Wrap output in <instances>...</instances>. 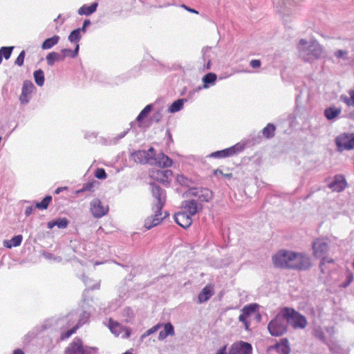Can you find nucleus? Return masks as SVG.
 <instances>
[{
	"instance_id": "obj_1",
	"label": "nucleus",
	"mask_w": 354,
	"mask_h": 354,
	"mask_svg": "<svg viewBox=\"0 0 354 354\" xmlns=\"http://www.w3.org/2000/svg\"><path fill=\"white\" fill-rule=\"evenodd\" d=\"M151 192L153 197L152 209L154 212V215L148 216L145 219L144 225L147 230H149L159 225L162 220L169 215L165 212V215L162 216V209L166 201L165 191L159 186L153 185Z\"/></svg>"
},
{
	"instance_id": "obj_2",
	"label": "nucleus",
	"mask_w": 354,
	"mask_h": 354,
	"mask_svg": "<svg viewBox=\"0 0 354 354\" xmlns=\"http://www.w3.org/2000/svg\"><path fill=\"white\" fill-rule=\"evenodd\" d=\"M287 328L288 307H285L270 322L268 325V329L272 336L279 337L286 333Z\"/></svg>"
},
{
	"instance_id": "obj_3",
	"label": "nucleus",
	"mask_w": 354,
	"mask_h": 354,
	"mask_svg": "<svg viewBox=\"0 0 354 354\" xmlns=\"http://www.w3.org/2000/svg\"><path fill=\"white\" fill-rule=\"evenodd\" d=\"M254 319L258 322L261 321V315L259 313V306L257 304H250L245 306L241 310L239 321L243 324L246 330H250V323Z\"/></svg>"
},
{
	"instance_id": "obj_4",
	"label": "nucleus",
	"mask_w": 354,
	"mask_h": 354,
	"mask_svg": "<svg viewBox=\"0 0 354 354\" xmlns=\"http://www.w3.org/2000/svg\"><path fill=\"white\" fill-rule=\"evenodd\" d=\"M313 255L316 258H322L320 268L323 270V267L326 263H333L332 259H328L325 255L328 251V244L325 239L317 238L312 243Z\"/></svg>"
},
{
	"instance_id": "obj_5",
	"label": "nucleus",
	"mask_w": 354,
	"mask_h": 354,
	"mask_svg": "<svg viewBox=\"0 0 354 354\" xmlns=\"http://www.w3.org/2000/svg\"><path fill=\"white\" fill-rule=\"evenodd\" d=\"M311 267L310 258L306 254L289 252V268L304 270Z\"/></svg>"
},
{
	"instance_id": "obj_6",
	"label": "nucleus",
	"mask_w": 354,
	"mask_h": 354,
	"mask_svg": "<svg viewBox=\"0 0 354 354\" xmlns=\"http://www.w3.org/2000/svg\"><path fill=\"white\" fill-rule=\"evenodd\" d=\"M156 156V151L153 147H150L147 151L139 150L132 153L134 161L140 164L153 165V160Z\"/></svg>"
},
{
	"instance_id": "obj_7",
	"label": "nucleus",
	"mask_w": 354,
	"mask_h": 354,
	"mask_svg": "<svg viewBox=\"0 0 354 354\" xmlns=\"http://www.w3.org/2000/svg\"><path fill=\"white\" fill-rule=\"evenodd\" d=\"M187 196H194L197 198L198 203L209 202L213 198L212 191L207 188L192 187L186 192Z\"/></svg>"
},
{
	"instance_id": "obj_8",
	"label": "nucleus",
	"mask_w": 354,
	"mask_h": 354,
	"mask_svg": "<svg viewBox=\"0 0 354 354\" xmlns=\"http://www.w3.org/2000/svg\"><path fill=\"white\" fill-rule=\"evenodd\" d=\"M335 143L339 150H351L354 149L353 133H342L335 139Z\"/></svg>"
},
{
	"instance_id": "obj_9",
	"label": "nucleus",
	"mask_w": 354,
	"mask_h": 354,
	"mask_svg": "<svg viewBox=\"0 0 354 354\" xmlns=\"http://www.w3.org/2000/svg\"><path fill=\"white\" fill-rule=\"evenodd\" d=\"M289 324L294 328L304 329L307 326V320L306 317L296 312L294 309L289 308Z\"/></svg>"
},
{
	"instance_id": "obj_10",
	"label": "nucleus",
	"mask_w": 354,
	"mask_h": 354,
	"mask_svg": "<svg viewBox=\"0 0 354 354\" xmlns=\"http://www.w3.org/2000/svg\"><path fill=\"white\" fill-rule=\"evenodd\" d=\"M109 328L115 336L122 335L123 338H129L131 333L130 328L123 326L120 323L111 318L109 320Z\"/></svg>"
},
{
	"instance_id": "obj_11",
	"label": "nucleus",
	"mask_w": 354,
	"mask_h": 354,
	"mask_svg": "<svg viewBox=\"0 0 354 354\" xmlns=\"http://www.w3.org/2000/svg\"><path fill=\"white\" fill-rule=\"evenodd\" d=\"M322 51V46L316 40H312L307 48H301V53L307 55L309 59H317L320 57Z\"/></svg>"
},
{
	"instance_id": "obj_12",
	"label": "nucleus",
	"mask_w": 354,
	"mask_h": 354,
	"mask_svg": "<svg viewBox=\"0 0 354 354\" xmlns=\"http://www.w3.org/2000/svg\"><path fill=\"white\" fill-rule=\"evenodd\" d=\"M203 205L196 199L185 200L182 203V209L192 216L203 210Z\"/></svg>"
},
{
	"instance_id": "obj_13",
	"label": "nucleus",
	"mask_w": 354,
	"mask_h": 354,
	"mask_svg": "<svg viewBox=\"0 0 354 354\" xmlns=\"http://www.w3.org/2000/svg\"><path fill=\"white\" fill-rule=\"evenodd\" d=\"M90 209L93 216L95 218H101L106 215L109 211L108 205H104L98 198L93 199L90 204Z\"/></svg>"
},
{
	"instance_id": "obj_14",
	"label": "nucleus",
	"mask_w": 354,
	"mask_h": 354,
	"mask_svg": "<svg viewBox=\"0 0 354 354\" xmlns=\"http://www.w3.org/2000/svg\"><path fill=\"white\" fill-rule=\"evenodd\" d=\"M252 349L250 344L240 341L232 344L229 354H251Z\"/></svg>"
},
{
	"instance_id": "obj_15",
	"label": "nucleus",
	"mask_w": 354,
	"mask_h": 354,
	"mask_svg": "<svg viewBox=\"0 0 354 354\" xmlns=\"http://www.w3.org/2000/svg\"><path fill=\"white\" fill-rule=\"evenodd\" d=\"M35 90V87L31 81H24L22 86L21 93L19 97L20 102L22 104H27L30 100L31 94Z\"/></svg>"
},
{
	"instance_id": "obj_16",
	"label": "nucleus",
	"mask_w": 354,
	"mask_h": 354,
	"mask_svg": "<svg viewBox=\"0 0 354 354\" xmlns=\"http://www.w3.org/2000/svg\"><path fill=\"white\" fill-rule=\"evenodd\" d=\"M172 171L171 170H159L156 169L151 171V177L154 180L160 182L163 184H168L172 176Z\"/></svg>"
},
{
	"instance_id": "obj_17",
	"label": "nucleus",
	"mask_w": 354,
	"mask_h": 354,
	"mask_svg": "<svg viewBox=\"0 0 354 354\" xmlns=\"http://www.w3.org/2000/svg\"><path fill=\"white\" fill-rule=\"evenodd\" d=\"M174 219L178 225L185 229L189 227L193 221L192 216L183 210L176 213Z\"/></svg>"
},
{
	"instance_id": "obj_18",
	"label": "nucleus",
	"mask_w": 354,
	"mask_h": 354,
	"mask_svg": "<svg viewBox=\"0 0 354 354\" xmlns=\"http://www.w3.org/2000/svg\"><path fill=\"white\" fill-rule=\"evenodd\" d=\"M65 354H89L82 345V342L80 338H75L69 346L65 351Z\"/></svg>"
},
{
	"instance_id": "obj_19",
	"label": "nucleus",
	"mask_w": 354,
	"mask_h": 354,
	"mask_svg": "<svg viewBox=\"0 0 354 354\" xmlns=\"http://www.w3.org/2000/svg\"><path fill=\"white\" fill-rule=\"evenodd\" d=\"M275 267L285 268L288 265V252L286 250H281L272 257Z\"/></svg>"
},
{
	"instance_id": "obj_20",
	"label": "nucleus",
	"mask_w": 354,
	"mask_h": 354,
	"mask_svg": "<svg viewBox=\"0 0 354 354\" xmlns=\"http://www.w3.org/2000/svg\"><path fill=\"white\" fill-rule=\"evenodd\" d=\"M153 164L159 167L165 168L171 167L173 164V161L167 156L163 153H160L155 156L153 160Z\"/></svg>"
},
{
	"instance_id": "obj_21",
	"label": "nucleus",
	"mask_w": 354,
	"mask_h": 354,
	"mask_svg": "<svg viewBox=\"0 0 354 354\" xmlns=\"http://www.w3.org/2000/svg\"><path fill=\"white\" fill-rule=\"evenodd\" d=\"M346 181L343 176L337 175L335 176L333 181L330 183L329 187L334 192H342L346 187Z\"/></svg>"
},
{
	"instance_id": "obj_22",
	"label": "nucleus",
	"mask_w": 354,
	"mask_h": 354,
	"mask_svg": "<svg viewBox=\"0 0 354 354\" xmlns=\"http://www.w3.org/2000/svg\"><path fill=\"white\" fill-rule=\"evenodd\" d=\"M238 151L237 147L236 145L232 146L231 147L217 151L212 153L209 156L212 158H227L230 156H232L236 154Z\"/></svg>"
},
{
	"instance_id": "obj_23",
	"label": "nucleus",
	"mask_w": 354,
	"mask_h": 354,
	"mask_svg": "<svg viewBox=\"0 0 354 354\" xmlns=\"http://www.w3.org/2000/svg\"><path fill=\"white\" fill-rule=\"evenodd\" d=\"M46 59L48 65L51 66L55 62L64 61V55H62L60 53L51 52L47 55Z\"/></svg>"
},
{
	"instance_id": "obj_24",
	"label": "nucleus",
	"mask_w": 354,
	"mask_h": 354,
	"mask_svg": "<svg viewBox=\"0 0 354 354\" xmlns=\"http://www.w3.org/2000/svg\"><path fill=\"white\" fill-rule=\"evenodd\" d=\"M342 112L341 108L330 106L324 110V116L328 120H332L339 115Z\"/></svg>"
},
{
	"instance_id": "obj_25",
	"label": "nucleus",
	"mask_w": 354,
	"mask_h": 354,
	"mask_svg": "<svg viewBox=\"0 0 354 354\" xmlns=\"http://www.w3.org/2000/svg\"><path fill=\"white\" fill-rule=\"evenodd\" d=\"M279 354H288V339L283 338L271 347Z\"/></svg>"
},
{
	"instance_id": "obj_26",
	"label": "nucleus",
	"mask_w": 354,
	"mask_h": 354,
	"mask_svg": "<svg viewBox=\"0 0 354 354\" xmlns=\"http://www.w3.org/2000/svg\"><path fill=\"white\" fill-rule=\"evenodd\" d=\"M68 225V221L66 218H61L57 220H53L48 222L47 226L48 229H53L55 226H57L59 228H66Z\"/></svg>"
},
{
	"instance_id": "obj_27",
	"label": "nucleus",
	"mask_w": 354,
	"mask_h": 354,
	"mask_svg": "<svg viewBox=\"0 0 354 354\" xmlns=\"http://www.w3.org/2000/svg\"><path fill=\"white\" fill-rule=\"evenodd\" d=\"M212 288L211 286H206L198 295V301L200 303H203L207 301L212 295Z\"/></svg>"
},
{
	"instance_id": "obj_28",
	"label": "nucleus",
	"mask_w": 354,
	"mask_h": 354,
	"mask_svg": "<svg viewBox=\"0 0 354 354\" xmlns=\"http://www.w3.org/2000/svg\"><path fill=\"white\" fill-rule=\"evenodd\" d=\"M164 330L159 333L158 339H165L169 335H174V328L171 323H167L164 326Z\"/></svg>"
},
{
	"instance_id": "obj_29",
	"label": "nucleus",
	"mask_w": 354,
	"mask_h": 354,
	"mask_svg": "<svg viewBox=\"0 0 354 354\" xmlns=\"http://www.w3.org/2000/svg\"><path fill=\"white\" fill-rule=\"evenodd\" d=\"M97 7V3H93L90 6L84 5L78 10V14L80 15H90L95 12Z\"/></svg>"
},
{
	"instance_id": "obj_30",
	"label": "nucleus",
	"mask_w": 354,
	"mask_h": 354,
	"mask_svg": "<svg viewBox=\"0 0 354 354\" xmlns=\"http://www.w3.org/2000/svg\"><path fill=\"white\" fill-rule=\"evenodd\" d=\"M23 237L21 235H17L12 237L10 240H6L3 242V245L7 248L12 247H17L21 245Z\"/></svg>"
},
{
	"instance_id": "obj_31",
	"label": "nucleus",
	"mask_w": 354,
	"mask_h": 354,
	"mask_svg": "<svg viewBox=\"0 0 354 354\" xmlns=\"http://www.w3.org/2000/svg\"><path fill=\"white\" fill-rule=\"evenodd\" d=\"M59 40V37L58 35H54L50 38H48L41 44V48L44 50L50 49L55 45H56Z\"/></svg>"
},
{
	"instance_id": "obj_32",
	"label": "nucleus",
	"mask_w": 354,
	"mask_h": 354,
	"mask_svg": "<svg viewBox=\"0 0 354 354\" xmlns=\"http://www.w3.org/2000/svg\"><path fill=\"white\" fill-rule=\"evenodd\" d=\"M275 126L271 123H268L261 131L264 138L269 139L274 136Z\"/></svg>"
},
{
	"instance_id": "obj_33",
	"label": "nucleus",
	"mask_w": 354,
	"mask_h": 354,
	"mask_svg": "<svg viewBox=\"0 0 354 354\" xmlns=\"http://www.w3.org/2000/svg\"><path fill=\"white\" fill-rule=\"evenodd\" d=\"M79 44H76V46L74 50H72L71 49L64 48L62 49L60 52L62 55H64V59L66 57H75L78 55L79 52Z\"/></svg>"
},
{
	"instance_id": "obj_34",
	"label": "nucleus",
	"mask_w": 354,
	"mask_h": 354,
	"mask_svg": "<svg viewBox=\"0 0 354 354\" xmlns=\"http://www.w3.org/2000/svg\"><path fill=\"white\" fill-rule=\"evenodd\" d=\"M33 75H34V79H35V83L39 86H43L44 83V71L41 69L37 70L34 72Z\"/></svg>"
},
{
	"instance_id": "obj_35",
	"label": "nucleus",
	"mask_w": 354,
	"mask_h": 354,
	"mask_svg": "<svg viewBox=\"0 0 354 354\" xmlns=\"http://www.w3.org/2000/svg\"><path fill=\"white\" fill-rule=\"evenodd\" d=\"M51 201L52 197L50 196H46L41 202L37 203L35 204V208H37L41 210L46 209Z\"/></svg>"
},
{
	"instance_id": "obj_36",
	"label": "nucleus",
	"mask_w": 354,
	"mask_h": 354,
	"mask_svg": "<svg viewBox=\"0 0 354 354\" xmlns=\"http://www.w3.org/2000/svg\"><path fill=\"white\" fill-rule=\"evenodd\" d=\"M183 104H184V100L183 99H179V100H176L169 107V109H168L169 112V113H175V112L180 111L183 108Z\"/></svg>"
},
{
	"instance_id": "obj_37",
	"label": "nucleus",
	"mask_w": 354,
	"mask_h": 354,
	"mask_svg": "<svg viewBox=\"0 0 354 354\" xmlns=\"http://www.w3.org/2000/svg\"><path fill=\"white\" fill-rule=\"evenodd\" d=\"M350 97L347 95H341V100L348 106H354V90L348 92Z\"/></svg>"
},
{
	"instance_id": "obj_38",
	"label": "nucleus",
	"mask_w": 354,
	"mask_h": 354,
	"mask_svg": "<svg viewBox=\"0 0 354 354\" xmlns=\"http://www.w3.org/2000/svg\"><path fill=\"white\" fill-rule=\"evenodd\" d=\"M14 47L13 46H9V47H1L0 48V60L1 62H2L3 57H4L6 59H8L10 58L12 50Z\"/></svg>"
},
{
	"instance_id": "obj_39",
	"label": "nucleus",
	"mask_w": 354,
	"mask_h": 354,
	"mask_svg": "<svg viewBox=\"0 0 354 354\" xmlns=\"http://www.w3.org/2000/svg\"><path fill=\"white\" fill-rule=\"evenodd\" d=\"M216 80V75L214 73H209L203 77L204 87L207 88L208 84H214Z\"/></svg>"
},
{
	"instance_id": "obj_40",
	"label": "nucleus",
	"mask_w": 354,
	"mask_h": 354,
	"mask_svg": "<svg viewBox=\"0 0 354 354\" xmlns=\"http://www.w3.org/2000/svg\"><path fill=\"white\" fill-rule=\"evenodd\" d=\"M81 327V323L76 324L71 329L64 332L61 334L60 338L62 340L69 338L73 334H74L78 328Z\"/></svg>"
},
{
	"instance_id": "obj_41",
	"label": "nucleus",
	"mask_w": 354,
	"mask_h": 354,
	"mask_svg": "<svg viewBox=\"0 0 354 354\" xmlns=\"http://www.w3.org/2000/svg\"><path fill=\"white\" fill-rule=\"evenodd\" d=\"M80 32V28L73 30L68 36V40L71 42H76L77 44L81 38Z\"/></svg>"
},
{
	"instance_id": "obj_42",
	"label": "nucleus",
	"mask_w": 354,
	"mask_h": 354,
	"mask_svg": "<svg viewBox=\"0 0 354 354\" xmlns=\"http://www.w3.org/2000/svg\"><path fill=\"white\" fill-rule=\"evenodd\" d=\"M152 109V105L151 104H148L147 105L142 111L141 112L139 113V115H138L136 120L138 121V122H140L142 121L145 118L147 117V115L149 113V112L151 111Z\"/></svg>"
},
{
	"instance_id": "obj_43",
	"label": "nucleus",
	"mask_w": 354,
	"mask_h": 354,
	"mask_svg": "<svg viewBox=\"0 0 354 354\" xmlns=\"http://www.w3.org/2000/svg\"><path fill=\"white\" fill-rule=\"evenodd\" d=\"M96 181L95 180H93V181H91V182H88L86 184H84L82 187V189L77 190L76 192L77 194H79V193H82V192H87V191H89V192H91L93 190V187L95 186V185L96 184Z\"/></svg>"
},
{
	"instance_id": "obj_44",
	"label": "nucleus",
	"mask_w": 354,
	"mask_h": 354,
	"mask_svg": "<svg viewBox=\"0 0 354 354\" xmlns=\"http://www.w3.org/2000/svg\"><path fill=\"white\" fill-rule=\"evenodd\" d=\"M162 326V324H157L156 325L153 326L151 328L148 329L144 334H142V338H145V337L149 336L150 335L156 333Z\"/></svg>"
},
{
	"instance_id": "obj_45",
	"label": "nucleus",
	"mask_w": 354,
	"mask_h": 354,
	"mask_svg": "<svg viewBox=\"0 0 354 354\" xmlns=\"http://www.w3.org/2000/svg\"><path fill=\"white\" fill-rule=\"evenodd\" d=\"M89 319H90V313L86 311H84L81 314L80 317L78 322H77V324L81 323V326H82L84 324H85L86 323H87L89 320Z\"/></svg>"
},
{
	"instance_id": "obj_46",
	"label": "nucleus",
	"mask_w": 354,
	"mask_h": 354,
	"mask_svg": "<svg viewBox=\"0 0 354 354\" xmlns=\"http://www.w3.org/2000/svg\"><path fill=\"white\" fill-rule=\"evenodd\" d=\"M353 280V275L351 272H348L346 274V280L345 282L340 284L341 288H346Z\"/></svg>"
},
{
	"instance_id": "obj_47",
	"label": "nucleus",
	"mask_w": 354,
	"mask_h": 354,
	"mask_svg": "<svg viewBox=\"0 0 354 354\" xmlns=\"http://www.w3.org/2000/svg\"><path fill=\"white\" fill-rule=\"evenodd\" d=\"M95 176L99 179H105L106 174L103 168H97L95 171Z\"/></svg>"
},
{
	"instance_id": "obj_48",
	"label": "nucleus",
	"mask_w": 354,
	"mask_h": 354,
	"mask_svg": "<svg viewBox=\"0 0 354 354\" xmlns=\"http://www.w3.org/2000/svg\"><path fill=\"white\" fill-rule=\"evenodd\" d=\"M24 57H25V51L22 50L17 59H15V64L19 66H22L24 64Z\"/></svg>"
},
{
	"instance_id": "obj_49",
	"label": "nucleus",
	"mask_w": 354,
	"mask_h": 354,
	"mask_svg": "<svg viewBox=\"0 0 354 354\" xmlns=\"http://www.w3.org/2000/svg\"><path fill=\"white\" fill-rule=\"evenodd\" d=\"M261 61L259 59H252L250 62V65L253 68H259L261 66Z\"/></svg>"
},
{
	"instance_id": "obj_50",
	"label": "nucleus",
	"mask_w": 354,
	"mask_h": 354,
	"mask_svg": "<svg viewBox=\"0 0 354 354\" xmlns=\"http://www.w3.org/2000/svg\"><path fill=\"white\" fill-rule=\"evenodd\" d=\"M176 180L181 185H186L188 180L183 175H178Z\"/></svg>"
},
{
	"instance_id": "obj_51",
	"label": "nucleus",
	"mask_w": 354,
	"mask_h": 354,
	"mask_svg": "<svg viewBox=\"0 0 354 354\" xmlns=\"http://www.w3.org/2000/svg\"><path fill=\"white\" fill-rule=\"evenodd\" d=\"M307 44H308V41L306 39H300V41L299 42V49L301 53L302 48H307V46H306L307 45Z\"/></svg>"
},
{
	"instance_id": "obj_52",
	"label": "nucleus",
	"mask_w": 354,
	"mask_h": 354,
	"mask_svg": "<svg viewBox=\"0 0 354 354\" xmlns=\"http://www.w3.org/2000/svg\"><path fill=\"white\" fill-rule=\"evenodd\" d=\"M335 55L336 57L341 58V57L346 56L347 55V52L344 51L342 50H338L337 51H336Z\"/></svg>"
},
{
	"instance_id": "obj_53",
	"label": "nucleus",
	"mask_w": 354,
	"mask_h": 354,
	"mask_svg": "<svg viewBox=\"0 0 354 354\" xmlns=\"http://www.w3.org/2000/svg\"><path fill=\"white\" fill-rule=\"evenodd\" d=\"M213 175L218 178L219 176H223V173L221 169H216L213 171Z\"/></svg>"
},
{
	"instance_id": "obj_54",
	"label": "nucleus",
	"mask_w": 354,
	"mask_h": 354,
	"mask_svg": "<svg viewBox=\"0 0 354 354\" xmlns=\"http://www.w3.org/2000/svg\"><path fill=\"white\" fill-rule=\"evenodd\" d=\"M33 209H34V208H33V207H32V206L27 207L26 208V210H25V214H26V216H30V215L32 213Z\"/></svg>"
},
{
	"instance_id": "obj_55",
	"label": "nucleus",
	"mask_w": 354,
	"mask_h": 354,
	"mask_svg": "<svg viewBox=\"0 0 354 354\" xmlns=\"http://www.w3.org/2000/svg\"><path fill=\"white\" fill-rule=\"evenodd\" d=\"M91 24V21L89 19H86L84 20V23H83V26H82V28H80L81 30H82L83 32H85L86 31V28Z\"/></svg>"
},
{
	"instance_id": "obj_56",
	"label": "nucleus",
	"mask_w": 354,
	"mask_h": 354,
	"mask_svg": "<svg viewBox=\"0 0 354 354\" xmlns=\"http://www.w3.org/2000/svg\"><path fill=\"white\" fill-rule=\"evenodd\" d=\"M182 7L184 8L186 10H187L188 12H192V13H195V14H198V12L193 8H190L189 7H187V6L185 5H182Z\"/></svg>"
},
{
	"instance_id": "obj_57",
	"label": "nucleus",
	"mask_w": 354,
	"mask_h": 354,
	"mask_svg": "<svg viewBox=\"0 0 354 354\" xmlns=\"http://www.w3.org/2000/svg\"><path fill=\"white\" fill-rule=\"evenodd\" d=\"M274 1V3L278 6H280V5H283L285 4V1L286 0H273Z\"/></svg>"
},
{
	"instance_id": "obj_58",
	"label": "nucleus",
	"mask_w": 354,
	"mask_h": 354,
	"mask_svg": "<svg viewBox=\"0 0 354 354\" xmlns=\"http://www.w3.org/2000/svg\"><path fill=\"white\" fill-rule=\"evenodd\" d=\"M216 354H226V346H223L222 348H221Z\"/></svg>"
},
{
	"instance_id": "obj_59",
	"label": "nucleus",
	"mask_w": 354,
	"mask_h": 354,
	"mask_svg": "<svg viewBox=\"0 0 354 354\" xmlns=\"http://www.w3.org/2000/svg\"><path fill=\"white\" fill-rule=\"evenodd\" d=\"M12 354H24V352L21 349H15Z\"/></svg>"
},
{
	"instance_id": "obj_60",
	"label": "nucleus",
	"mask_w": 354,
	"mask_h": 354,
	"mask_svg": "<svg viewBox=\"0 0 354 354\" xmlns=\"http://www.w3.org/2000/svg\"><path fill=\"white\" fill-rule=\"evenodd\" d=\"M223 176L227 178H232V174L228 173V174H223Z\"/></svg>"
},
{
	"instance_id": "obj_61",
	"label": "nucleus",
	"mask_w": 354,
	"mask_h": 354,
	"mask_svg": "<svg viewBox=\"0 0 354 354\" xmlns=\"http://www.w3.org/2000/svg\"><path fill=\"white\" fill-rule=\"evenodd\" d=\"M123 354H133V353L129 351H127V352L124 353Z\"/></svg>"
},
{
	"instance_id": "obj_62",
	"label": "nucleus",
	"mask_w": 354,
	"mask_h": 354,
	"mask_svg": "<svg viewBox=\"0 0 354 354\" xmlns=\"http://www.w3.org/2000/svg\"><path fill=\"white\" fill-rule=\"evenodd\" d=\"M59 192H60V189L59 188V189H57L56 190V192H56V193H59Z\"/></svg>"
}]
</instances>
